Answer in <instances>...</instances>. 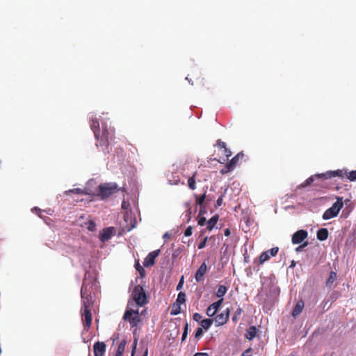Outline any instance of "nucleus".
I'll return each instance as SVG.
<instances>
[{
  "label": "nucleus",
  "mask_w": 356,
  "mask_h": 356,
  "mask_svg": "<svg viewBox=\"0 0 356 356\" xmlns=\"http://www.w3.org/2000/svg\"><path fill=\"white\" fill-rule=\"evenodd\" d=\"M106 346L104 342L97 341L93 346L95 356H104Z\"/></svg>",
  "instance_id": "nucleus-12"
},
{
  "label": "nucleus",
  "mask_w": 356,
  "mask_h": 356,
  "mask_svg": "<svg viewBox=\"0 0 356 356\" xmlns=\"http://www.w3.org/2000/svg\"><path fill=\"white\" fill-rule=\"evenodd\" d=\"M318 174L315 175L314 176H311L308 179H307L303 183L301 184L300 187L302 188H306L312 184L315 180V179H325L324 177H318Z\"/></svg>",
  "instance_id": "nucleus-19"
},
{
  "label": "nucleus",
  "mask_w": 356,
  "mask_h": 356,
  "mask_svg": "<svg viewBox=\"0 0 356 356\" xmlns=\"http://www.w3.org/2000/svg\"><path fill=\"white\" fill-rule=\"evenodd\" d=\"M81 298H86L87 297L90 296V295L88 293L86 286L83 283L81 289Z\"/></svg>",
  "instance_id": "nucleus-36"
},
{
  "label": "nucleus",
  "mask_w": 356,
  "mask_h": 356,
  "mask_svg": "<svg viewBox=\"0 0 356 356\" xmlns=\"http://www.w3.org/2000/svg\"><path fill=\"white\" fill-rule=\"evenodd\" d=\"M205 213L204 208L201 207V209L200 211V214H203Z\"/></svg>",
  "instance_id": "nucleus-58"
},
{
  "label": "nucleus",
  "mask_w": 356,
  "mask_h": 356,
  "mask_svg": "<svg viewBox=\"0 0 356 356\" xmlns=\"http://www.w3.org/2000/svg\"><path fill=\"white\" fill-rule=\"evenodd\" d=\"M184 276H181V279H180V280H179V283H178V284L177 286V291L180 290L182 288L183 284H184Z\"/></svg>",
  "instance_id": "nucleus-49"
},
{
  "label": "nucleus",
  "mask_w": 356,
  "mask_h": 356,
  "mask_svg": "<svg viewBox=\"0 0 356 356\" xmlns=\"http://www.w3.org/2000/svg\"><path fill=\"white\" fill-rule=\"evenodd\" d=\"M203 334V330L202 327H198L195 333V338L197 339L200 337Z\"/></svg>",
  "instance_id": "nucleus-45"
},
{
  "label": "nucleus",
  "mask_w": 356,
  "mask_h": 356,
  "mask_svg": "<svg viewBox=\"0 0 356 356\" xmlns=\"http://www.w3.org/2000/svg\"><path fill=\"white\" fill-rule=\"evenodd\" d=\"M126 344H127L126 340L123 339L118 345V349H117V351L115 353L120 355H123L124 350H125Z\"/></svg>",
  "instance_id": "nucleus-29"
},
{
  "label": "nucleus",
  "mask_w": 356,
  "mask_h": 356,
  "mask_svg": "<svg viewBox=\"0 0 356 356\" xmlns=\"http://www.w3.org/2000/svg\"><path fill=\"white\" fill-rule=\"evenodd\" d=\"M230 234H231V232H230L229 229H225L224 230V234H225V236H229L230 235Z\"/></svg>",
  "instance_id": "nucleus-55"
},
{
  "label": "nucleus",
  "mask_w": 356,
  "mask_h": 356,
  "mask_svg": "<svg viewBox=\"0 0 356 356\" xmlns=\"http://www.w3.org/2000/svg\"><path fill=\"white\" fill-rule=\"evenodd\" d=\"M268 251H269L270 257V256L275 257L277 254V252L279 251V248L277 247H275V248H273L268 250Z\"/></svg>",
  "instance_id": "nucleus-40"
},
{
  "label": "nucleus",
  "mask_w": 356,
  "mask_h": 356,
  "mask_svg": "<svg viewBox=\"0 0 356 356\" xmlns=\"http://www.w3.org/2000/svg\"><path fill=\"white\" fill-rule=\"evenodd\" d=\"M343 206V197H337V201L332 204V206L327 209L323 214V218L324 220H329L336 217Z\"/></svg>",
  "instance_id": "nucleus-4"
},
{
  "label": "nucleus",
  "mask_w": 356,
  "mask_h": 356,
  "mask_svg": "<svg viewBox=\"0 0 356 356\" xmlns=\"http://www.w3.org/2000/svg\"><path fill=\"white\" fill-rule=\"evenodd\" d=\"M87 228L89 231L93 232L96 229V224L93 221H89Z\"/></svg>",
  "instance_id": "nucleus-41"
},
{
  "label": "nucleus",
  "mask_w": 356,
  "mask_h": 356,
  "mask_svg": "<svg viewBox=\"0 0 356 356\" xmlns=\"http://www.w3.org/2000/svg\"><path fill=\"white\" fill-rule=\"evenodd\" d=\"M131 298L138 307H143L148 302L145 289L140 285H137L134 288L131 293Z\"/></svg>",
  "instance_id": "nucleus-3"
},
{
  "label": "nucleus",
  "mask_w": 356,
  "mask_h": 356,
  "mask_svg": "<svg viewBox=\"0 0 356 356\" xmlns=\"http://www.w3.org/2000/svg\"><path fill=\"white\" fill-rule=\"evenodd\" d=\"M143 356H147V349H146Z\"/></svg>",
  "instance_id": "nucleus-60"
},
{
  "label": "nucleus",
  "mask_w": 356,
  "mask_h": 356,
  "mask_svg": "<svg viewBox=\"0 0 356 356\" xmlns=\"http://www.w3.org/2000/svg\"><path fill=\"white\" fill-rule=\"evenodd\" d=\"M193 318L195 321H200L202 318V315L199 313H195L193 316Z\"/></svg>",
  "instance_id": "nucleus-48"
},
{
  "label": "nucleus",
  "mask_w": 356,
  "mask_h": 356,
  "mask_svg": "<svg viewBox=\"0 0 356 356\" xmlns=\"http://www.w3.org/2000/svg\"><path fill=\"white\" fill-rule=\"evenodd\" d=\"M160 250H156L149 252L145 258L143 265L145 267L152 266L155 264V259L159 255Z\"/></svg>",
  "instance_id": "nucleus-9"
},
{
  "label": "nucleus",
  "mask_w": 356,
  "mask_h": 356,
  "mask_svg": "<svg viewBox=\"0 0 356 356\" xmlns=\"http://www.w3.org/2000/svg\"><path fill=\"white\" fill-rule=\"evenodd\" d=\"M243 312V309L241 307H238L236 310L234 312V315L232 316V321L234 323H236L238 320L239 316L241 315Z\"/></svg>",
  "instance_id": "nucleus-32"
},
{
  "label": "nucleus",
  "mask_w": 356,
  "mask_h": 356,
  "mask_svg": "<svg viewBox=\"0 0 356 356\" xmlns=\"http://www.w3.org/2000/svg\"><path fill=\"white\" fill-rule=\"evenodd\" d=\"M207 271V266L205 264V262L202 263L200 266L199 267L198 270H197L195 273V280L197 282H201L204 279V275Z\"/></svg>",
  "instance_id": "nucleus-14"
},
{
  "label": "nucleus",
  "mask_w": 356,
  "mask_h": 356,
  "mask_svg": "<svg viewBox=\"0 0 356 356\" xmlns=\"http://www.w3.org/2000/svg\"><path fill=\"white\" fill-rule=\"evenodd\" d=\"M257 332H258V330L257 329V327L255 326H250L247 330V332L245 334L246 339H248V340L253 339L256 337Z\"/></svg>",
  "instance_id": "nucleus-18"
},
{
  "label": "nucleus",
  "mask_w": 356,
  "mask_h": 356,
  "mask_svg": "<svg viewBox=\"0 0 356 356\" xmlns=\"http://www.w3.org/2000/svg\"><path fill=\"white\" fill-rule=\"evenodd\" d=\"M243 156L244 154L242 152L238 153L235 156H234L231 159L228 164L234 169L239 160L242 159Z\"/></svg>",
  "instance_id": "nucleus-21"
},
{
  "label": "nucleus",
  "mask_w": 356,
  "mask_h": 356,
  "mask_svg": "<svg viewBox=\"0 0 356 356\" xmlns=\"http://www.w3.org/2000/svg\"><path fill=\"white\" fill-rule=\"evenodd\" d=\"M140 268L141 269V271L140 270V275H143L142 273H145V270H144V269H143L142 267H140Z\"/></svg>",
  "instance_id": "nucleus-59"
},
{
  "label": "nucleus",
  "mask_w": 356,
  "mask_h": 356,
  "mask_svg": "<svg viewBox=\"0 0 356 356\" xmlns=\"http://www.w3.org/2000/svg\"><path fill=\"white\" fill-rule=\"evenodd\" d=\"M185 207L187 209L186 214V216L188 218L187 220L189 221L191 220V215L192 213L191 203L190 202H186L185 203Z\"/></svg>",
  "instance_id": "nucleus-38"
},
{
  "label": "nucleus",
  "mask_w": 356,
  "mask_h": 356,
  "mask_svg": "<svg viewBox=\"0 0 356 356\" xmlns=\"http://www.w3.org/2000/svg\"><path fill=\"white\" fill-rule=\"evenodd\" d=\"M308 236V232L305 229H300L295 232L291 238V241L293 244L301 243Z\"/></svg>",
  "instance_id": "nucleus-8"
},
{
  "label": "nucleus",
  "mask_w": 356,
  "mask_h": 356,
  "mask_svg": "<svg viewBox=\"0 0 356 356\" xmlns=\"http://www.w3.org/2000/svg\"><path fill=\"white\" fill-rule=\"evenodd\" d=\"M186 302V294L184 292H179L175 302L178 304H184Z\"/></svg>",
  "instance_id": "nucleus-33"
},
{
  "label": "nucleus",
  "mask_w": 356,
  "mask_h": 356,
  "mask_svg": "<svg viewBox=\"0 0 356 356\" xmlns=\"http://www.w3.org/2000/svg\"><path fill=\"white\" fill-rule=\"evenodd\" d=\"M120 190L117 184L113 182L102 184L98 186V193L97 195L101 200H106L113 194L118 193Z\"/></svg>",
  "instance_id": "nucleus-1"
},
{
  "label": "nucleus",
  "mask_w": 356,
  "mask_h": 356,
  "mask_svg": "<svg viewBox=\"0 0 356 356\" xmlns=\"http://www.w3.org/2000/svg\"><path fill=\"white\" fill-rule=\"evenodd\" d=\"M217 145L221 148V149H224L226 147V144L225 142L220 140H217Z\"/></svg>",
  "instance_id": "nucleus-50"
},
{
  "label": "nucleus",
  "mask_w": 356,
  "mask_h": 356,
  "mask_svg": "<svg viewBox=\"0 0 356 356\" xmlns=\"http://www.w3.org/2000/svg\"><path fill=\"white\" fill-rule=\"evenodd\" d=\"M223 203V195L219 197L216 201V207H220Z\"/></svg>",
  "instance_id": "nucleus-47"
},
{
  "label": "nucleus",
  "mask_w": 356,
  "mask_h": 356,
  "mask_svg": "<svg viewBox=\"0 0 356 356\" xmlns=\"http://www.w3.org/2000/svg\"><path fill=\"white\" fill-rule=\"evenodd\" d=\"M223 300L224 299L221 298L219 299L218 301L210 305L207 309V315L209 317H213L216 314L217 311L219 309L220 307L223 302Z\"/></svg>",
  "instance_id": "nucleus-11"
},
{
  "label": "nucleus",
  "mask_w": 356,
  "mask_h": 356,
  "mask_svg": "<svg viewBox=\"0 0 356 356\" xmlns=\"http://www.w3.org/2000/svg\"><path fill=\"white\" fill-rule=\"evenodd\" d=\"M136 345H137V341L135 340L134 343V347H133V349H132L131 356H134V353H135V350H136Z\"/></svg>",
  "instance_id": "nucleus-54"
},
{
  "label": "nucleus",
  "mask_w": 356,
  "mask_h": 356,
  "mask_svg": "<svg viewBox=\"0 0 356 356\" xmlns=\"http://www.w3.org/2000/svg\"><path fill=\"white\" fill-rule=\"evenodd\" d=\"M193 233V227L191 226H188L184 232L185 236H190Z\"/></svg>",
  "instance_id": "nucleus-44"
},
{
  "label": "nucleus",
  "mask_w": 356,
  "mask_h": 356,
  "mask_svg": "<svg viewBox=\"0 0 356 356\" xmlns=\"http://www.w3.org/2000/svg\"><path fill=\"white\" fill-rule=\"evenodd\" d=\"M204 230H202V231L201 232V234H200V236H202V235H203V234H204Z\"/></svg>",
  "instance_id": "nucleus-62"
},
{
  "label": "nucleus",
  "mask_w": 356,
  "mask_h": 356,
  "mask_svg": "<svg viewBox=\"0 0 356 356\" xmlns=\"http://www.w3.org/2000/svg\"><path fill=\"white\" fill-rule=\"evenodd\" d=\"M223 151H224L225 154V158L223 159V161H225L232 155V152L227 147L224 148Z\"/></svg>",
  "instance_id": "nucleus-43"
},
{
  "label": "nucleus",
  "mask_w": 356,
  "mask_h": 356,
  "mask_svg": "<svg viewBox=\"0 0 356 356\" xmlns=\"http://www.w3.org/2000/svg\"><path fill=\"white\" fill-rule=\"evenodd\" d=\"M230 309L227 308L225 312L221 314H218L214 321L216 323L218 326L225 325L229 318Z\"/></svg>",
  "instance_id": "nucleus-10"
},
{
  "label": "nucleus",
  "mask_w": 356,
  "mask_h": 356,
  "mask_svg": "<svg viewBox=\"0 0 356 356\" xmlns=\"http://www.w3.org/2000/svg\"><path fill=\"white\" fill-rule=\"evenodd\" d=\"M81 318L84 329L88 330L92 324V314L90 309H83L81 312Z\"/></svg>",
  "instance_id": "nucleus-7"
},
{
  "label": "nucleus",
  "mask_w": 356,
  "mask_h": 356,
  "mask_svg": "<svg viewBox=\"0 0 356 356\" xmlns=\"http://www.w3.org/2000/svg\"><path fill=\"white\" fill-rule=\"evenodd\" d=\"M140 266L138 265V267L137 268V270L140 271Z\"/></svg>",
  "instance_id": "nucleus-64"
},
{
  "label": "nucleus",
  "mask_w": 356,
  "mask_h": 356,
  "mask_svg": "<svg viewBox=\"0 0 356 356\" xmlns=\"http://www.w3.org/2000/svg\"><path fill=\"white\" fill-rule=\"evenodd\" d=\"M329 235L328 230L326 228H321L317 231L316 236L319 241H325Z\"/></svg>",
  "instance_id": "nucleus-17"
},
{
  "label": "nucleus",
  "mask_w": 356,
  "mask_h": 356,
  "mask_svg": "<svg viewBox=\"0 0 356 356\" xmlns=\"http://www.w3.org/2000/svg\"><path fill=\"white\" fill-rule=\"evenodd\" d=\"M194 197L195 198V203L197 205H199L200 207H202L203 204L206 200L207 195L206 192H204L202 195L198 196L196 194H194Z\"/></svg>",
  "instance_id": "nucleus-26"
},
{
  "label": "nucleus",
  "mask_w": 356,
  "mask_h": 356,
  "mask_svg": "<svg viewBox=\"0 0 356 356\" xmlns=\"http://www.w3.org/2000/svg\"><path fill=\"white\" fill-rule=\"evenodd\" d=\"M208 240V237L206 236L202 241H201L198 245V249H202L206 246L207 241Z\"/></svg>",
  "instance_id": "nucleus-46"
},
{
  "label": "nucleus",
  "mask_w": 356,
  "mask_h": 356,
  "mask_svg": "<svg viewBox=\"0 0 356 356\" xmlns=\"http://www.w3.org/2000/svg\"><path fill=\"white\" fill-rule=\"evenodd\" d=\"M206 222V218L204 217H201L198 220V225L200 226H203Z\"/></svg>",
  "instance_id": "nucleus-51"
},
{
  "label": "nucleus",
  "mask_w": 356,
  "mask_h": 356,
  "mask_svg": "<svg viewBox=\"0 0 356 356\" xmlns=\"http://www.w3.org/2000/svg\"><path fill=\"white\" fill-rule=\"evenodd\" d=\"M197 172H195L192 177H189L188 179V186L189 188L192 191L196 189V177Z\"/></svg>",
  "instance_id": "nucleus-25"
},
{
  "label": "nucleus",
  "mask_w": 356,
  "mask_h": 356,
  "mask_svg": "<svg viewBox=\"0 0 356 356\" xmlns=\"http://www.w3.org/2000/svg\"><path fill=\"white\" fill-rule=\"evenodd\" d=\"M115 233V228L113 227H108L103 229L102 233L100 234V240L102 242L108 241Z\"/></svg>",
  "instance_id": "nucleus-13"
},
{
  "label": "nucleus",
  "mask_w": 356,
  "mask_h": 356,
  "mask_svg": "<svg viewBox=\"0 0 356 356\" xmlns=\"http://www.w3.org/2000/svg\"><path fill=\"white\" fill-rule=\"evenodd\" d=\"M123 319L128 321L132 327H136L140 321L138 310L127 309L124 314Z\"/></svg>",
  "instance_id": "nucleus-6"
},
{
  "label": "nucleus",
  "mask_w": 356,
  "mask_h": 356,
  "mask_svg": "<svg viewBox=\"0 0 356 356\" xmlns=\"http://www.w3.org/2000/svg\"><path fill=\"white\" fill-rule=\"evenodd\" d=\"M309 245L307 241L303 242L302 244L300 245L298 247L296 248V252H300L303 250L304 248L307 247Z\"/></svg>",
  "instance_id": "nucleus-42"
},
{
  "label": "nucleus",
  "mask_w": 356,
  "mask_h": 356,
  "mask_svg": "<svg viewBox=\"0 0 356 356\" xmlns=\"http://www.w3.org/2000/svg\"><path fill=\"white\" fill-rule=\"evenodd\" d=\"M131 304H132L131 301V300H129L128 305H131Z\"/></svg>",
  "instance_id": "nucleus-61"
},
{
  "label": "nucleus",
  "mask_w": 356,
  "mask_h": 356,
  "mask_svg": "<svg viewBox=\"0 0 356 356\" xmlns=\"http://www.w3.org/2000/svg\"><path fill=\"white\" fill-rule=\"evenodd\" d=\"M218 220V216L215 215L213 217H211L209 221L207 222V229L209 231L212 230L216 224L217 223Z\"/></svg>",
  "instance_id": "nucleus-22"
},
{
  "label": "nucleus",
  "mask_w": 356,
  "mask_h": 356,
  "mask_svg": "<svg viewBox=\"0 0 356 356\" xmlns=\"http://www.w3.org/2000/svg\"><path fill=\"white\" fill-rule=\"evenodd\" d=\"M340 296H341L340 292H339L337 291H334L330 294L329 300H330L332 302H333L335 300H337L339 298Z\"/></svg>",
  "instance_id": "nucleus-35"
},
{
  "label": "nucleus",
  "mask_w": 356,
  "mask_h": 356,
  "mask_svg": "<svg viewBox=\"0 0 356 356\" xmlns=\"http://www.w3.org/2000/svg\"><path fill=\"white\" fill-rule=\"evenodd\" d=\"M115 356H122V355H118V354L115 353Z\"/></svg>",
  "instance_id": "nucleus-63"
},
{
  "label": "nucleus",
  "mask_w": 356,
  "mask_h": 356,
  "mask_svg": "<svg viewBox=\"0 0 356 356\" xmlns=\"http://www.w3.org/2000/svg\"><path fill=\"white\" fill-rule=\"evenodd\" d=\"M251 352H252V348H248L243 353L242 355L243 356H251Z\"/></svg>",
  "instance_id": "nucleus-52"
},
{
  "label": "nucleus",
  "mask_w": 356,
  "mask_h": 356,
  "mask_svg": "<svg viewBox=\"0 0 356 356\" xmlns=\"http://www.w3.org/2000/svg\"><path fill=\"white\" fill-rule=\"evenodd\" d=\"M180 312H181L180 304H178L175 302L172 306V309L170 312L171 315H177Z\"/></svg>",
  "instance_id": "nucleus-30"
},
{
  "label": "nucleus",
  "mask_w": 356,
  "mask_h": 356,
  "mask_svg": "<svg viewBox=\"0 0 356 356\" xmlns=\"http://www.w3.org/2000/svg\"><path fill=\"white\" fill-rule=\"evenodd\" d=\"M114 129L104 127L102 129V134H99V140H97V146L102 147H105L106 149L110 143V141L113 139L114 136Z\"/></svg>",
  "instance_id": "nucleus-5"
},
{
  "label": "nucleus",
  "mask_w": 356,
  "mask_h": 356,
  "mask_svg": "<svg viewBox=\"0 0 356 356\" xmlns=\"http://www.w3.org/2000/svg\"><path fill=\"white\" fill-rule=\"evenodd\" d=\"M337 277V275L336 272L331 271L330 273L329 277L326 281V286L327 287H331L333 283L336 281Z\"/></svg>",
  "instance_id": "nucleus-23"
},
{
  "label": "nucleus",
  "mask_w": 356,
  "mask_h": 356,
  "mask_svg": "<svg viewBox=\"0 0 356 356\" xmlns=\"http://www.w3.org/2000/svg\"><path fill=\"white\" fill-rule=\"evenodd\" d=\"M318 174L315 175L314 176H311L308 179H307L303 183L301 184L300 187L302 188H306L312 184L315 180V179H325L324 177H318Z\"/></svg>",
  "instance_id": "nucleus-20"
},
{
  "label": "nucleus",
  "mask_w": 356,
  "mask_h": 356,
  "mask_svg": "<svg viewBox=\"0 0 356 356\" xmlns=\"http://www.w3.org/2000/svg\"><path fill=\"white\" fill-rule=\"evenodd\" d=\"M227 291V288L224 285H219L218 286L217 291L216 293V295L218 298H220V299L223 298L222 297L226 294Z\"/></svg>",
  "instance_id": "nucleus-24"
},
{
  "label": "nucleus",
  "mask_w": 356,
  "mask_h": 356,
  "mask_svg": "<svg viewBox=\"0 0 356 356\" xmlns=\"http://www.w3.org/2000/svg\"><path fill=\"white\" fill-rule=\"evenodd\" d=\"M163 238H170V235L168 233H165L164 235H163Z\"/></svg>",
  "instance_id": "nucleus-57"
},
{
  "label": "nucleus",
  "mask_w": 356,
  "mask_h": 356,
  "mask_svg": "<svg viewBox=\"0 0 356 356\" xmlns=\"http://www.w3.org/2000/svg\"><path fill=\"white\" fill-rule=\"evenodd\" d=\"M319 177L325 179H330L334 177H346L349 181H354L356 180V170L348 172L346 169L337 170L334 171H327L317 175Z\"/></svg>",
  "instance_id": "nucleus-2"
},
{
  "label": "nucleus",
  "mask_w": 356,
  "mask_h": 356,
  "mask_svg": "<svg viewBox=\"0 0 356 356\" xmlns=\"http://www.w3.org/2000/svg\"><path fill=\"white\" fill-rule=\"evenodd\" d=\"M68 192L71 193H74V194H81V195H87V194H88V193L86 191L83 190V189L79 188H76L70 189Z\"/></svg>",
  "instance_id": "nucleus-34"
},
{
  "label": "nucleus",
  "mask_w": 356,
  "mask_h": 356,
  "mask_svg": "<svg viewBox=\"0 0 356 356\" xmlns=\"http://www.w3.org/2000/svg\"><path fill=\"white\" fill-rule=\"evenodd\" d=\"M234 168L232 167H231L228 163H227L221 170H220V173L222 175H225V174H227L229 172H231L232 170H233Z\"/></svg>",
  "instance_id": "nucleus-37"
},
{
  "label": "nucleus",
  "mask_w": 356,
  "mask_h": 356,
  "mask_svg": "<svg viewBox=\"0 0 356 356\" xmlns=\"http://www.w3.org/2000/svg\"><path fill=\"white\" fill-rule=\"evenodd\" d=\"M90 128L92 130L95 137L97 140H99V122L97 118H92L90 120Z\"/></svg>",
  "instance_id": "nucleus-15"
},
{
  "label": "nucleus",
  "mask_w": 356,
  "mask_h": 356,
  "mask_svg": "<svg viewBox=\"0 0 356 356\" xmlns=\"http://www.w3.org/2000/svg\"><path fill=\"white\" fill-rule=\"evenodd\" d=\"M213 322V319L206 318V319L201 321L200 325L202 326V328L208 330L212 325Z\"/></svg>",
  "instance_id": "nucleus-28"
},
{
  "label": "nucleus",
  "mask_w": 356,
  "mask_h": 356,
  "mask_svg": "<svg viewBox=\"0 0 356 356\" xmlns=\"http://www.w3.org/2000/svg\"><path fill=\"white\" fill-rule=\"evenodd\" d=\"M270 259L269 251L266 250L259 256V264H262Z\"/></svg>",
  "instance_id": "nucleus-31"
},
{
  "label": "nucleus",
  "mask_w": 356,
  "mask_h": 356,
  "mask_svg": "<svg viewBox=\"0 0 356 356\" xmlns=\"http://www.w3.org/2000/svg\"><path fill=\"white\" fill-rule=\"evenodd\" d=\"M193 356H209V354L207 353H197Z\"/></svg>",
  "instance_id": "nucleus-53"
},
{
  "label": "nucleus",
  "mask_w": 356,
  "mask_h": 356,
  "mask_svg": "<svg viewBox=\"0 0 356 356\" xmlns=\"http://www.w3.org/2000/svg\"><path fill=\"white\" fill-rule=\"evenodd\" d=\"M91 298H92L91 296L87 297L86 298H81L82 299V309H90V308L92 305Z\"/></svg>",
  "instance_id": "nucleus-27"
},
{
  "label": "nucleus",
  "mask_w": 356,
  "mask_h": 356,
  "mask_svg": "<svg viewBox=\"0 0 356 356\" xmlns=\"http://www.w3.org/2000/svg\"><path fill=\"white\" fill-rule=\"evenodd\" d=\"M188 330V323H186V324L184 325V332L182 334V337H181L182 341H184L187 337Z\"/></svg>",
  "instance_id": "nucleus-39"
},
{
  "label": "nucleus",
  "mask_w": 356,
  "mask_h": 356,
  "mask_svg": "<svg viewBox=\"0 0 356 356\" xmlns=\"http://www.w3.org/2000/svg\"><path fill=\"white\" fill-rule=\"evenodd\" d=\"M303 308H304V302L302 300H300L296 304V305L293 309L292 316L293 317H296L297 316H298L302 312Z\"/></svg>",
  "instance_id": "nucleus-16"
},
{
  "label": "nucleus",
  "mask_w": 356,
  "mask_h": 356,
  "mask_svg": "<svg viewBox=\"0 0 356 356\" xmlns=\"http://www.w3.org/2000/svg\"><path fill=\"white\" fill-rule=\"evenodd\" d=\"M329 301H330L329 300H324L323 301V308H325V307L327 306V305L328 304Z\"/></svg>",
  "instance_id": "nucleus-56"
}]
</instances>
